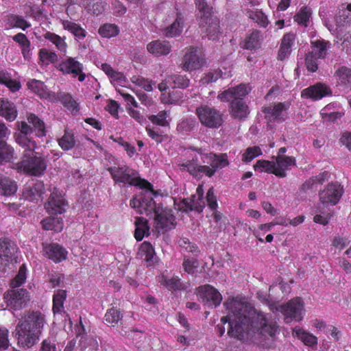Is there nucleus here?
<instances>
[{"label": "nucleus", "mask_w": 351, "mask_h": 351, "mask_svg": "<svg viewBox=\"0 0 351 351\" xmlns=\"http://www.w3.org/2000/svg\"><path fill=\"white\" fill-rule=\"evenodd\" d=\"M289 107L288 103H278L264 107L263 112L265 118L269 121L284 120L286 117V110Z\"/></svg>", "instance_id": "obj_22"}, {"label": "nucleus", "mask_w": 351, "mask_h": 351, "mask_svg": "<svg viewBox=\"0 0 351 351\" xmlns=\"http://www.w3.org/2000/svg\"><path fill=\"white\" fill-rule=\"evenodd\" d=\"M112 180L116 183L123 185L145 186H149V182L139 177L138 173L127 165H119L108 169Z\"/></svg>", "instance_id": "obj_6"}, {"label": "nucleus", "mask_w": 351, "mask_h": 351, "mask_svg": "<svg viewBox=\"0 0 351 351\" xmlns=\"http://www.w3.org/2000/svg\"><path fill=\"white\" fill-rule=\"evenodd\" d=\"M43 252L46 256L55 263L65 260L67 256V251L58 243H49L43 246Z\"/></svg>", "instance_id": "obj_24"}, {"label": "nucleus", "mask_w": 351, "mask_h": 351, "mask_svg": "<svg viewBox=\"0 0 351 351\" xmlns=\"http://www.w3.org/2000/svg\"><path fill=\"white\" fill-rule=\"evenodd\" d=\"M275 162L276 176L285 178L286 171L295 165V158L292 156H276Z\"/></svg>", "instance_id": "obj_26"}, {"label": "nucleus", "mask_w": 351, "mask_h": 351, "mask_svg": "<svg viewBox=\"0 0 351 351\" xmlns=\"http://www.w3.org/2000/svg\"><path fill=\"white\" fill-rule=\"evenodd\" d=\"M220 77H226V76L223 75V73L221 70H211L204 75L201 79V82L203 84H208L216 82Z\"/></svg>", "instance_id": "obj_61"}, {"label": "nucleus", "mask_w": 351, "mask_h": 351, "mask_svg": "<svg viewBox=\"0 0 351 351\" xmlns=\"http://www.w3.org/2000/svg\"><path fill=\"white\" fill-rule=\"evenodd\" d=\"M204 190L202 185H199L196 189V193L190 199L183 200V205L186 210H195L198 213L203 211L205 207V202L203 199Z\"/></svg>", "instance_id": "obj_21"}, {"label": "nucleus", "mask_w": 351, "mask_h": 351, "mask_svg": "<svg viewBox=\"0 0 351 351\" xmlns=\"http://www.w3.org/2000/svg\"><path fill=\"white\" fill-rule=\"evenodd\" d=\"M167 82L171 83L172 88H185L189 85V80L186 76L177 74L167 76Z\"/></svg>", "instance_id": "obj_45"}, {"label": "nucleus", "mask_w": 351, "mask_h": 351, "mask_svg": "<svg viewBox=\"0 0 351 351\" xmlns=\"http://www.w3.org/2000/svg\"><path fill=\"white\" fill-rule=\"evenodd\" d=\"M184 21L180 15H178L176 21L163 30V34L167 37H175L179 36L183 29Z\"/></svg>", "instance_id": "obj_41"}, {"label": "nucleus", "mask_w": 351, "mask_h": 351, "mask_svg": "<svg viewBox=\"0 0 351 351\" xmlns=\"http://www.w3.org/2000/svg\"><path fill=\"white\" fill-rule=\"evenodd\" d=\"M198 10L199 25L203 32L210 36L209 39L215 40L219 32V21L212 18L211 8L205 0H195Z\"/></svg>", "instance_id": "obj_5"}, {"label": "nucleus", "mask_w": 351, "mask_h": 351, "mask_svg": "<svg viewBox=\"0 0 351 351\" xmlns=\"http://www.w3.org/2000/svg\"><path fill=\"white\" fill-rule=\"evenodd\" d=\"M59 146L64 150L68 151L75 145L73 133L69 130H65L64 135L58 140Z\"/></svg>", "instance_id": "obj_42"}, {"label": "nucleus", "mask_w": 351, "mask_h": 351, "mask_svg": "<svg viewBox=\"0 0 351 351\" xmlns=\"http://www.w3.org/2000/svg\"><path fill=\"white\" fill-rule=\"evenodd\" d=\"M261 154L262 151L258 146L250 147L245 150L241 160L243 162L247 163Z\"/></svg>", "instance_id": "obj_59"}, {"label": "nucleus", "mask_w": 351, "mask_h": 351, "mask_svg": "<svg viewBox=\"0 0 351 351\" xmlns=\"http://www.w3.org/2000/svg\"><path fill=\"white\" fill-rule=\"evenodd\" d=\"M331 95L330 88L328 85L319 82L304 88L301 93L302 97L312 100H319Z\"/></svg>", "instance_id": "obj_20"}, {"label": "nucleus", "mask_w": 351, "mask_h": 351, "mask_svg": "<svg viewBox=\"0 0 351 351\" xmlns=\"http://www.w3.org/2000/svg\"><path fill=\"white\" fill-rule=\"evenodd\" d=\"M3 300L8 308L20 311L28 306L31 301V295L26 289L9 288L3 293Z\"/></svg>", "instance_id": "obj_9"}, {"label": "nucleus", "mask_w": 351, "mask_h": 351, "mask_svg": "<svg viewBox=\"0 0 351 351\" xmlns=\"http://www.w3.org/2000/svg\"><path fill=\"white\" fill-rule=\"evenodd\" d=\"M311 45L313 50L311 53H313L319 58H324L326 56L328 42L317 39L312 41Z\"/></svg>", "instance_id": "obj_48"}, {"label": "nucleus", "mask_w": 351, "mask_h": 351, "mask_svg": "<svg viewBox=\"0 0 351 351\" xmlns=\"http://www.w3.org/2000/svg\"><path fill=\"white\" fill-rule=\"evenodd\" d=\"M251 88L249 86L241 84L237 86L229 88L217 96L222 101H230V113L234 119L242 120L250 113L248 106L244 98L249 94Z\"/></svg>", "instance_id": "obj_3"}, {"label": "nucleus", "mask_w": 351, "mask_h": 351, "mask_svg": "<svg viewBox=\"0 0 351 351\" xmlns=\"http://www.w3.org/2000/svg\"><path fill=\"white\" fill-rule=\"evenodd\" d=\"M40 60L45 64L53 63L58 60V55L47 49H41L39 51Z\"/></svg>", "instance_id": "obj_60"}, {"label": "nucleus", "mask_w": 351, "mask_h": 351, "mask_svg": "<svg viewBox=\"0 0 351 351\" xmlns=\"http://www.w3.org/2000/svg\"><path fill=\"white\" fill-rule=\"evenodd\" d=\"M196 126L197 122L195 119L187 118L178 124L177 130L182 134H185L193 130Z\"/></svg>", "instance_id": "obj_57"}, {"label": "nucleus", "mask_w": 351, "mask_h": 351, "mask_svg": "<svg viewBox=\"0 0 351 351\" xmlns=\"http://www.w3.org/2000/svg\"><path fill=\"white\" fill-rule=\"evenodd\" d=\"M43 37L45 39L50 41L60 52L63 54L66 53L68 46L65 42L64 37H61L60 36L51 32H46L43 35Z\"/></svg>", "instance_id": "obj_33"}, {"label": "nucleus", "mask_w": 351, "mask_h": 351, "mask_svg": "<svg viewBox=\"0 0 351 351\" xmlns=\"http://www.w3.org/2000/svg\"><path fill=\"white\" fill-rule=\"evenodd\" d=\"M138 255L149 265L156 261V254L153 246L148 242H143L140 247Z\"/></svg>", "instance_id": "obj_36"}, {"label": "nucleus", "mask_w": 351, "mask_h": 351, "mask_svg": "<svg viewBox=\"0 0 351 351\" xmlns=\"http://www.w3.org/2000/svg\"><path fill=\"white\" fill-rule=\"evenodd\" d=\"M14 149L5 141L0 142V165L13 158Z\"/></svg>", "instance_id": "obj_50"}, {"label": "nucleus", "mask_w": 351, "mask_h": 351, "mask_svg": "<svg viewBox=\"0 0 351 351\" xmlns=\"http://www.w3.org/2000/svg\"><path fill=\"white\" fill-rule=\"evenodd\" d=\"M67 206L62 193L57 189H54L50 195L45 208L51 215L62 214L66 210Z\"/></svg>", "instance_id": "obj_17"}, {"label": "nucleus", "mask_w": 351, "mask_h": 351, "mask_svg": "<svg viewBox=\"0 0 351 351\" xmlns=\"http://www.w3.org/2000/svg\"><path fill=\"white\" fill-rule=\"evenodd\" d=\"M205 63L200 51L196 48H191L184 54L182 68L186 71H191L200 69Z\"/></svg>", "instance_id": "obj_16"}, {"label": "nucleus", "mask_w": 351, "mask_h": 351, "mask_svg": "<svg viewBox=\"0 0 351 351\" xmlns=\"http://www.w3.org/2000/svg\"><path fill=\"white\" fill-rule=\"evenodd\" d=\"M254 169L265 171L269 173H273L276 176V166L274 161L259 160L254 166Z\"/></svg>", "instance_id": "obj_56"}, {"label": "nucleus", "mask_w": 351, "mask_h": 351, "mask_svg": "<svg viewBox=\"0 0 351 351\" xmlns=\"http://www.w3.org/2000/svg\"><path fill=\"white\" fill-rule=\"evenodd\" d=\"M197 295L199 300L209 306H217L222 300L221 293L210 285L199 287L197 289Z\"/></svg>", "instance_id": "obj_18"}, {"label": "nucleus", "mask_w": 351, "mask_h": 351, "mask_svg": "<svg viewBox=\"0 0 351 351\" xmlns=\"http://www.w3.org/2000/svg\"><path fill=\"white\" fill-rule=\"evenodd\" d=\"M66 298V291L59 289L55 292L53 296V312L54 314L64 312V303Z\"/></svg>", "instance_id": "obj_40"}, {"label": "nucleus", "mask_w": 351, "mask_h": 351, "mask_svg": "<svg viewBox=\"0 0 351 351\" xmlns=\"http://www.w3.org/2000/svg\"><path fill=\"white\" fill-rule=\"evenodd\" d=\"M265 302L268 304L269 309L274 311H280L285 315L287 322L295 320L300 322L303 319L304 314V302L300 298H295L287 304L277 308L274 304L270 303L267 299Z\"/></svg>", "instance_id": "obj_8"}, {"label": "nucleus", "mask_w": 351, "mask_h": 351, "mask_svg": "<svg viewBox=\"0 0 351 351\" xmlns=\"http://www.w3.org/2000/svg\"><path fill=\"white\" fill-rule=\"evenodd\" d=\"M17 186L16 182L9 177L0 174V193L3 195L10 196L16 193Z\"/></svg>", "instance_id": "obj_31"}, {"label": "nucleus", "mask_w": 351, "mask_h": 351, "mask_svg": "<svg viewBox=\"0 0 351 351\" xmlns=\"http://www.w3.org/2000/svg\"><path fill=\"white\" fill-rule=\"evenodd\" d=\"M317 58L313 53H308L306 56L305 63L307 69L315 72L318 69Z\"/></svg>", "instance_id": "obj_63"}, {"label": "nucleus", "mask_w": 351, "mask_h": 351, "mask_svg": "<svg viewBox=\"0 0 351 351\" xmlns=\"http://www.w3.org/2000/svg\"><path fill=\"white\" fill-rule=\"evenodd\" d=\"M178 166L180 171L189 172L195 178L202 177L203 175L208 177L213 176L214 171L210 169V166L199 165L197 158H193L191 160H179Z\"/></svg>", "instance_id": "obj_12"}, {"label": "nucleus", "mask_w": 351, "mask_h": 351, "mask_svg": "<svg viewBox=\"0 0 351 351\" xmlns=\"http://www.w3.org/2000/svg\"><path fill=\"white\" fill-rule=\"evenodd\" d=\"M169 112L166 110H161L157 114H152L148 116V119L153 123L160 126L169 125L167 118L169 117Z\"/></svg>", "instance_id": "obj_53"}, {"label": "nucleus", "mask_w": 351, "mask_h": 351, "mask_svg": "<svg viewBox=\"0 0 351 351\" xmlns=\"http://www.w3.org/2000/svg\"><path fill=\"white\" fill-rule=\"evenodd\" d=\"M119 29L114 24L106 23L99 29V34L104 38H110L119 34Z\"/></svg>", "instance_id": "obj_55"}, {"label": "nucleus", "mask_w": 351, "mask_h": 351, "mask_svg": "<svg viewBox=\"0 0 351 351\" xmlns=\"http://www.w3.org/2000/svg\"><path fill=\"white\" fill-rule=\"evenodd\" d=\"M19 131L14 134L16 143L21 147H29L36 146V142L30 136L33 132V128L25 121L16 123Z\"/></svg>", "instance_id": "obj_15"}, {"label": "nucleus", "mask_w": 351, "mask_h": 351, "mask_svg": "<svg viewBox=\"0 0 351 351\" xmlns=\"http://www.w3.org/2000/svg\"><path fill=\"white\" fill-rule=\"evenodd\" d=\"M250 18L263 27H267L269 23L267 16L261 10L252 12Z\"/></svg>", "instance_id": "obj_64"}, {"label": "nucleus", "mask_w": 351, "mask_h": 351, "mask_svg": "<svg viewBox=\"0 0 351 351\" xmlns=\"http://www.w3.org/2000/svg\"><path fill=\"white\" fill-rule=\"evenodd\" d=\"M18 112L15 104L5 99H0V116L8 121H13L17 117Z\"/></svg>", "instance_id": "obj_28"}, {"label": "nucleus", "mask_w": 351, "mask_h": 351, "mask_svg": "<svg viewBox=\"0 0 351 351\" xmlns=\"http://www.w3.org/2000/svg\"><path fill=\"white\" fill-rule=\"evenodd\" d=\"M8 23L10 27L21 28L23 30H25L31 26L30 23L23 16L18 15H10L8 19Z\"/></svg>", "instance_id": "obj_54"}, {"label": "nucleus", "mask_w": 351, "mask_h": 351, "mask_svg": "<svg viewBox=\"0 0 351 351\" xmlns=\"http://www.w3.org/2000/svg\"><path fill=\"white\" fill-rule=\"evenodd\" d=\"M343 193V189L339 183L331 182L324 190L319 191V200L323 204L335 205L340 200Z\"/></svg>", "instance_id": "obj_14"}, {"label": "nucleus", "mask_w": 351, "mask_h": 351, "mask_svg": "<svg viewBox=\"0 0 351 351\" xmlns=\"http://www.w3.org/2000/svg\"><path fill=\"white\" fill-rule=\"evenodd\" d=\"M200 123L209 128H218L223 122V114L217 108L208 106L201 105L195 110Z\"/></svg>", "instance_id": "obj_10"}, {"label": "nucleus", "mask_w": 351, "mask_h": 351, "mask_svg": "<svg viewBox=\"0 0 351 351\" xmlns=\"http://www.w3.org/2000/svg\"><path fill=\"white\" fill-rule=\"evenodd\" d=\"M227 315L221 322L229 324L228 334L243 342H252L266 346L278 331V326L262 312L256 313L251 306L237 299H230L224 302Z\"/></svg>", "instance_id": "obj_1"}, {"label": "nucleus", "mask_w": 351, "mask_h": 351, "mask_svg": "<svg viewBox=\"0 0 351 351\" xmlns=\"http://www.w3.org/2000/svg\"><path fill=\"white\" fill-rule=\"evenodd\" d=\"M144 191L139 197H133L130 200V206L132 208H137L141 214H145L147 216L156 215V206L154 200V196L157 195V193L154 190L153 186L149 183V186H140Z\"/></svg>", "instance_id": "obj_7"}, {"label": "nucleus", "mask_w": 351, "mask_h": 351, "mask_svg": "<svg viewBox=\"0 0 351 351\" xmlns=\"http://www.w3.org/2000/svg\"><path fill=\"white\" fill-rule=\"evenodd\" d=\"M154 216L155 228L158 232L168 231L175 228L176 217L171 209L165 208L160 213H156Z\"/></svg>", "instance_id": "obj_19"}, {"label": "nucleus", "mask_w": 351, "mask_h": 351, "mask_svg": "<svg viewBox=\"0 0 351 351\" xmlns=\"http://www.w3.org/2000/svg\"><path fill=\"white\" fill-rule=\"evenodd\" d=\"M147 49L154 56L159 57L169 54L171 50V46L168 41L156 40L150 42L147 45Z\"/></svg>", "instance_id": "obj_27"}, {"label": "nucleus", "mask_w": 351, "mask_h": 351, "mask_svg": "<svg viewBox=\"0 0 351 351\" xmlns=\"http://www.w3.org/2000/svg\"><path fill=\"white\" fill-rule=\"evenodd\" d=\"M201 158L204 163L210 162V169L214 171L213 175L215 174L217 169H222L229 165L228 156L226 154L220 155H216L211 153L209 154H201Z\"/></svg>", "instance_id": "obj_25"}, {"label": "nucleus", "mask_w": 351, "mask_h": 351, "mask_svg": "<svg viewBox=\"0 0 351 351\" xmlns=\"http://www.w3.org/2000/svg\"><path fill=\"white\" fill-rule=\"evenodd\" d=\"M27 121L32 125L33 131L38 137H43L46 135L45 125L43 120L34 114L27 117Z\"/></svg>", "instance_id": "obj_39"}, {"label": "nucleus", "mask_w": 351, "mask_h": 351, "mask_svg": "<svg viewBox=\"0 0 351 351\" xmlns=\"http://www.w3.org/2000/svg\"><path fill=\"white\" fill-rule=\"evenodd\" d=\"M293 335L298 337L305 345L313 347L317 344V339L300 327H295L293 330Z\"/></svg>", "instance_id": "obj_37"}, {"label": "nucleus", "mask_w": 351, "mask_h": 351, "mask_svg": "<svg viewBox=\"0 0 351 351\" xmlns=\"http://www.w3.org/2000/svg\"><path fill=\"white\" fill-rule=\"evenodd\" d=\"M27 86L32 91L40 97H46L48 95L45 85L40 80H32L27 82Z\"/></svg>", "instance_id": "obj_51"}, {"label": "nucleus", "mask_w": 351, "mask_h": 351, "mask_svg": "<svg viewBox=\"0 0 351 351\" xmlns=\"http://www.w3.org/2000/svg\"><path fill=\"white\" fill-rule=\"evenodd\" d=\"M44 184L42 182L27 186L23 190V196L29 201H35L38 199L44 193Z\"/></svg>", "instance_id": "obj_30"}, {"label": "nucleus", "mask_w": 351, "mask_h": 351, "mask_svg": "<svg viewBox=\"0 0 351 351\" xmlns=\"http://www.w3.org/2000/svg\"><path fill=\"white\" fill-rule=\"evenodd\" d=\"M337 86L343 90H351V69L346 66H339L334 73Z\"/></svg>", "instance_id": "obj_23"}, {"label": "nucleus", "mask_w": 351, "mask_h": 351, "mask_svg": "<svg viewBox=\"0 0 351 351\" xmlns=\"http://www.w3.org/2000/svg\"><path fill=\"white\" fill-rule=\"evenodd\" d=\"M295 36L293 33H288L283 36L280 47L278 51V58L280 60H283L289 56L291 47L294 43Z\"/></svg>", "instance_id": "obj_29"}, {"label": "nucleus", "mask_w": 351, "mask_h": 351, "mask_svg": "<svg viewBox=\"0 0 351 351\" xmlns=\"http://www.w3.org/2000/svg\"><path fill=\"white\" fill-rule=\"evenodd\" d=\"M62 25L63 28L71 32L77 40H83L86 36L85 29L74 22L64 20L62 21Z\"/></svg>", "instance_id": "obj_32"}, {"label": "nucleus", "mask_w": 351, "mask_h": 351, "mask_svg": "<svg viewBox=\"0 0 351 351\" xmlns=\"http://www.w3.org/2000/svg\"><path fill=\"white\" fill-rule=\"evenodd\" d=\"M312 12L309 8L303 7L295 15L294 21L299 25L307 27L311 17Z\"/></svg>", "instance_id": "obj_49"}, {"label": "nucleus", "mask_w": 351, "mask_h": 351, "mask_svg": "<svg viewBox=\"0 0 351 351\" xmlns=\"http://www.w3.org/2000/svg\"><path fill=\"white\" fill-rule=\"evenodd\" d=\"M37 148L38 145L33 146V148H23L21 160L17 164L21 171L34 176L43 175L47 167L46 157L42 153L35 152Z\"/></svg>", "instance_id": "obj_4"}, {"label": "nucleus", "mask_w": 351, "mask_h": 351, "mask_svg": "<svg viewBox=\"0 0 351 351\" xmlns=\"http://www.w3.org/2000/svg\"><path fill=\"white\" fill-rule=\"evenodd\" d=\"M145 130L147 135L157 144L166 141L168 138L167 134H165L160 129L155 126L149 125L145 128Z\"/></svg>", "instance_id": "obj_46"}, {"label": "nucleus", "mask_w": 351, "mask_h": 351, "mask_svg": "<svg viewBox=\"0 0 351 351\" xmlns=\"http://www.w3.org/2000/svg\"><path fill=\"white\" fill-rule=\"evenodd\" d=\"M61 103L72 113H77L79 111L78 104L69 94H64L60 99Z\"/></svg>", "instance_id": "obj_58"}, {"label": "nucleus", "mask_w": 351, "mask_h": 351, "mask_svg": "<svg viewBox=\"0 0 351 351\" xmlns=\"http://www.w3.org/2000/svg\"><path fill=\"white\" fill-rule=\"evenodd\" d=\"M27 267L25 264L20 266L16 275L10 280V289H24L23 285L26 282L27 280Z\"/></svg>", "instance_id": "obj_35"}, {"label": "nucleus", "mask_w": 351, "mask_h": 351, "mask_svg": "<svg viewBox=\"0 0 351 351\" xmlns=\"http://www.w3.org/2000/svg\"><path fill=\"white\" fill-rule=\"evenodd\" d=\"M263 40V36L258 30L253 31L248 36H247L243 48L247 49H254L260 47Z\"/></svg>", "instance_id": "obj_43"}, {"label": "nucleus", "mask_w": 351, "mask_h": 351, "mask_svg": "<svg viewBox=\"0 0 351 351\" xmlns=\"http://www.w3.org/2000/svg\"><path fill=\"white\" fill-rule=\"evenodd\" d=\"M136 226L134 237L137 241H141L145 236L149 234V226L147 220L143 217H136L134 221Z\"/></svg>", "instance_id": "obj_34"}, {"label": "nucleus", "mask_w": 351, "mask_h": 351, "mask_svg": "<svg viewBox=\"0 0 351 351\" xmlns=\"http://www.w3.org/2000/svg\"><path fill=\"white\" fill-rule=\"evenodd\" d=\"M159 282L161 285L167 287L169 290H180L184 288L178 277L168 278L167 276L162 275L160 277Z\"/></svg>", "instance_id": "obj_47"}, {"label": "nucleus", "mask_w": 351, "mask_h": 351, "mask_svg": "<svg viewBox=\"0 0 351 351\" xmlns=\"http://www.w3.org/2000/svg\"><path fill=\"white\" fill-rule=\"evenodd\" d=\"M45 324V316L39 311L27 312L16 327L19 344L30 348L38 339Z\"/></svg>", "instance_id": "obj_2"}, {"label": "nucleus", "mask_w": 351, "mask_h": 351, "mask_svg": "<svg viewBox=\"0 0 351 351\" xmlns=\"http://www.w3.org/2000/svg\"><path fill=\"white\" fill-rule=\"evenodd\" d=\"M17 245L8 238L0 239V271H3L10 263L16 261Z\"/></svg>", "instance_id": "obj_11"}, {"label": "nucleus", "mask_w": 351, "mask_h": 351, "mask_svg": "<svg viewBox=\"0 0 351 351\" xmlns=\"http://www.w3.org/2000/svg\"><path fill=\"white\" fill-rule=\"evenodd\" d=\"M58 69L64 74L71 75L72 77H77L80 82H84L86 78L83 64L74 58H66L59 64Z\"/></svg>", "instance_id": "obj_13"}, {"label": "nucleus", "mask_w": 351, "mask_h": 351, "mask_svg": "<svg viewBox=\"0 0 351 351\" xmlns=\"http://www.w3.org/2000/svg\"><path fill=\"white\" fill-rule=\"evenodd\" d=\"M184 271L189 274L196 276L198 273L201 272L199 270V263L195 258L184 257L182 263Z\"/></svg>", "instance_id": "obj_44"}, {"label": "nucleus", "mask_w": 351, "mask_h": 351, "mask_svg": "<svg viewBox=\"0 0 351 351\" xmlns=\"http://www.w3.org/2000/svg\"><path fill=\"white\" fill-rule=\"evenodd\" d=\"M0 84H5L12 92L19 90L20 83L16 80H13L10 74L3 71H0Z\"/></svg>", "instance_id": "obj_52"}, {"label": "nucleus", "mask_w": 351, "mask_h": 351, "mask_svg": "<svg viewBox=\"0 0 351 351\" xmlns=\"http://www.w3.org/2000/svg\"><path fill=\"white\" fill-rule=\"evenodd\" d=\"M41 223L43 228L47 230H53L59 232L63 229V220L61 217H49L44 219Z\"/></svg>", "instance_id": "obj_38"}, {"label": "nucleus", "mask_w": 351, "mask_h": 351, "mask_svg": "<svg viewBox=\"0 0 351 351\" xmlns=\"http://www.w3.org/2000/svg\"><path fill=\"white\" fill-rule=\"evenodd\" d=\"M121 317L122 315L118 309L111 308L106 313L104 319L107 324H117Z\"/></svg>", "instance_id": "obj_62"}]
</instances>
